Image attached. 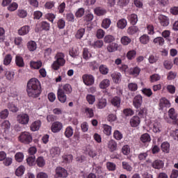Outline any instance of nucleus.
Listing matches in <instances>:
<instances>
[{"label":"nucleus","instance_id":"nucleus-14","mask_svg":"<svg viewBox=\"0 0 178 178\" xmlns=\"http://www.w3.org/2000/svg\"><path fill=\"white\" fill-rule=\"evenodd\" d=\"M140 117L138 116H134L131 120H130V123L131 126L132 127H137L138 124H140Z\"/></svg>","mask_w":178,"mask_h":178},{"label":"nucleus","instance_id":"nucleus-2","mask_svg":"<svg viewBox=\"0 0 178 178\" xmlns=\"http://www.w3.org/2000/svg\"><path fill=\"white\" fill-rule=\"evenodd\" d=\"M72 91H73V89L72 88V86L69 83L64 85L63 88H59L57 92L58 101L62 104H65L66 99H67L66 94H71Z\"/></svg>","mask_w":178,"mask_h":178},{"label":"nucleus","instance_id":"nucleus-39","mask_svg":"<svg viewBox=\"0 0 178 178\" xmlns=\"http://www.w3.org/2000/svg\"><path fill=\"white\" fill-rule=\"evenodd\" d=\"M112 131V127L109 125H104V133L106 136H111V133Z\"/></svg>","mask_w":178,"mask_h":178},{"label":"nucleus","instance_id":"nucleus-56","mask_svg":"<svg viewBox=\"0 0 178 178\" xmlns=\"http://www.w3.org/2000/svg\"><path fill=\"white\" fill-rule=\"evenodd\" d=\"M95 13H96L97 16H103V15H105V13H106V11L101 8H96L95 10Z\"/></svg>","mask_w":178,"mask_h":178},{"label":"nucleus","instance_id":"nucleus-27","mask_svg":"<svg viewBox=\"0 0 178 178\" xmlns=\"http://www.w3.org/2000/svg\"><path fill=\"white\" fill-rule=\"evenodd\" d=\"M153 131L154 133H161L162 131V124L159 122H155L153 126Z\"/></svg>","mask_w":178,"mask_h":178},{"label":"nucleus","instance_id":"nucleus-25","mask_svg":"<svg viewBox=\"0 0 178 178\" xmlns=\"http://www.w3.org/2000/svg\"><path fill=\"white\" fill-rule=\"evenodd\" d=\"M118 29L123 30L127 26V21L125 19H120L117 23Z\"/></svg>","mask_w":178,"mask_h":178},{"label":"nucleus","instance_id":"nucleus-15","mask_svg":"<svg viewBox=\"0 0 178 178\" xmlns=\"http://www.w3.org/2000/svg\"><path fill=\"white\" fill-rule=\"evenodd\" d=\"M152 165L154 169H162V168H163V161L156 160L152 163Z\"/></svg>","mask_w":178,"mask_h":178},{"label":"nucleus","instance_id":"nucleus-40","mask_svg":"<svg viewBox=\"0 0 178 178\" xmlns=\"http://www.w3.org/2000/svg\"><path fill=\"white\" fill-rule=\"evenodd\" d=\"M105 106H106V100L105 99H100L97 104V108L99 109H103V108H105Z\"/></svg>","mask_w":178,"mask_h":178},{"label":"nucleus","instance_id":"nucleus-7","mask_svg":"<svg viewBox=\"0 0 178 178\" xmlns=\"http://www.w3.org/2000/svg\"><path fill=\"white\" fill-rule=\"evenodd\" d=\"M82 79L86 86H92L94 84V76L91 74H84Z\"/></svg>","mask_w":178,"mask_h":178},{"label":"nucleus","instance_id":"nucleus-57","mask_svg":"<svg viewBox=\"0 0 178 178\" xmlns=\"http://www.w3.org/2000/svg\"><path fill=\"white\" fill-rule=\"evenodd\" d=\"M113 136L115 140H122L123 138V135L119 131H115Z\"/></svg>","mask_w":178,"mask_h":178},{"label":"nucleus","instance_id":"nucleus-61","mask_svg":"<svg viewBox=\"0 0 178 178\" xmlns=\"http://www.w3.org/2000/svg\"><path fill=\"white\" fill-rule=\"evenodd\" d=\"M106 166L108 170H115L116 169V164L113 163L108 162L107 163Z\"/></svg>","mask_w":178,"mask_h":178},{"label":"nucleus","instance_id":"nucleus-28","mask_svg":"<svg viewBox=\"0 0 178 178\" xmlns=\"http://www.w3.org/2000/svg\"><path fill=\"white\" fill-rule=\"evenodd\" d=\"M31 67L33 69H40L42 66V62L41 61H31L30 63Z\"/></svg>","mask_w":178,"mask_h":178},{"label":"nucleus","instance_id":"nucleus-23","mask_svg":"<svg viewBox=\"0 0 178 178\" xmlns=\"http://www.w3.org/2000/svg\"><path fill=\"white\" fill-rule=\"evenodd\" d=\"M108 148L111 152H113V151H116L118 148V144L116 142H115V140H111L108 142Z\"/></svg>","mask_w":178,"mask_h":178},{"label":"nucleus","instance_id":"nucleus-41","mask_svg":"<svg viewBox=\"0 0 178 178\" xmlns=\"http://www.w3.org/2000/svg\"><path fill=\"white\" fill-rule=\"evenodd\" d=\"M65 137H67V138H70V137H72L73 136V129L72 127H67L65 132Z\"/></svg>","mask_w":178,"mask_h":178},{"label":"nucleus","instance_id":"nucleus-54","mask_svg":"<svg viewBox=\"0 0 178 178\" xmlns=\"http://www.w3.org/2000/svg\"><path fill=\"white\" fill-rule=\"evenodd\" d=\"M136 52L134 50L132 51H129L127 54V57L128 58V59H134V58H136Z\"/></svg>","mask_w":178,"mask_h":178},{"label":"nucleus","instance_id":"nucleus-58","mask_svg":"<svg viewBox=\"0 0 178 178\" xmlns=\"http://www.w3.org/2000/svg\"><path fill=\"white\" fill-rule=\"evenodd\" d=\"M123 112L125 116H132V115L134 114V112L133 111V110L130 108H125Z\"/></svg>","mask_w":178,"mask_h":178},{"label":"nucleus","instance_id":"nucleus-34","mask_svg":"<svg viewBox=\"0 0 178 178\" xmlns=\"http://www.w3.org/2000/svg\"><path fill=\"white\" fill-rule=\"evenodd\" d=\"M99 72L102 74H108L109 73V69L106 65H101L99 66Z\"/></svg>","mask_w":178,"mask_h":178},{"label":"nucleus","instance_id":"nucleus-16","mask_svg":"<svg viewBox=\"0 0 178 178\" xmlns=\"http://www.w3.org/2000/svg\"><path fill=\"white\" fill-rule=\"evenodd\" d=\"M111 102L113 106H115V108H119V106H120L121 102L120 97H114L113 99H111Z\"/></svg>","mask_w":178,"mask_h":178},{"label":"nucleus","instance_id":"nucleus-22","mask_svg":"<svg viewBox=\"0 0 178 178\" xmlns=\"http://www.w3.org/2000/svg\"><path fill=\"white\" fill-rule=\"evenodd\" d=\"M15 63L19 67H23L24 66V61L23 60V57L20 56H17L15 57Z\"/></svg>","mask_w":178,"mask_h":178},{"label":"nucleus","instance_id":"nucleus-32","mask_svg":"<svg viewBox=\"0 0 178 178\" xmlns=\"http://www.w3.org/2000/svg\"><path fill=\"white\" fill-rule=\"evenodd\" d=\"M121 42L123 45H129L131 42V39L129 36H122L121 38Z\"/></svg>","mask_w":178,"mask_h":178},{"label":"nucleus","instance_id":"nucleus-19","mask_svg":"<svg viewBox=\"0 0 178 178\" xmlns=\"http://www.w3.org/2000/svg\"><path fill=\"white\" fill-rule=\"evenodd\" d=\"M30 30V27L29 26H22L19 31L18 34L19 35H26V34H29V31Z\"/></svg>","mask_w":178,"mask_h":178},{"label":"nucleus","instance_id":"nucleus-45","mask_svg":"<svg viewBox=\"0 0 178 178\" xmlns=\"http://www.w3.org/2000/svg\"><path fill=\"white\" fill-rule=\"evenodd\" d=\"M86 99L90 105H92V104L95 102V96L92 95H88L86 96Z\"/></svg>","mask_w":178,"mask_h":178},{"label":"nucleus","instance_id":"nucleus-18","mask_svg":"<svg viewBox=\"0 0 178 178\" xmlns=\"http://www.w3.org/2000/svg\"><path fill=\"white\" fill-rule=\"evenodd\" d=\"M118 48H119V44L113 42L107 47V51H108V52H115V51H118Z\"/></svg>","mask_w":178,"mask_h":178},{"label":"nucleus","instance_id":"nucleus-11","mask_svg":"<svg viewBox=\"0 0 178 178\" xmlns=\"http://www.w3.org/2000/svg\"><path fill=\"white\" fill-rule=\"evenodd\" d=\"M159 20H160V23L163 27L169 26V18L168 17L161 15L159 16Z\"/></svg>","mask_w":178,"mask_h":178},{"label":"nucleus","instance_id":"nucleus-43","mask_svg":"<svg viewBox=\"0 0 178 178\" xmlns=\"http://www.w3.org/2000/svg\"><path fill=\"white\" fill-rule=\"evenodd\" d=\"M122 168L125 170H127V172H131V170H133V168L131 167V165H130V164H129V163L126 161L122 162Z\"/></svg>","mask_w":178,"mask_h":178},{"label":"nucleus","instance_id":"nucleus-62","mask_svg":"<svg viewBox=\"0 0 178 178\" xmlns=\"http://www.w3.org/2000/svg\"><path fill=\"white\" fill-rule=\"evenodd\" d=\"M105 35V32L102 29H99L97 31V37L99 39L104 38V36Z\"/></svg>","mask_w":178,"mask_h":178},{"label":"nucleus","instance_id":"nucleus-63","mask_svg":"<svg viewBox=\"0 0 178 178\" xmlns=\"http://www.w3.org/2000/svg\"><path fill=\"white\" fill-rule=\"evenodd\" d=\"M56 116L54 115H49L47 117V122H55V120H57Z\"/></svg>","mask_w":178,"mask_h":178},{"label":"nucleus","instance_id":"nucleus-31","mask_svg":"<svg viewBox=\"0 0 178 178\" xmlns=\"http://www.w3.org/2000/svg\"><path fill=\"white\" fill-rule=\"evenodd\" d=\"M24 170H26L24 166L20 165L15 171L16 176H23L24 175Z\"/></svg>","mask_w":178,"mask_h":178},{"label":"nucleus","instance_id":"nucleus-20","mask_svg":"<svg viewBox=\"0 0 178 178\" xmlns=\"http://www.w3.org/2000/svg\"><path fill=\"white\" fill-rule=\"evenodd\" d=\"M109 86H111V81H109L108 79H104L99 83V87L102 89L108 88Z\"/></svg>","mask_w":178,"mask_h":178},{"label":"nucleus","instance_id":"nucleus-46","mask_svg":"<svg viewBox=\"0 0 178 178\" xmlns=\"http://www.w3.org/2000/svg\"><path fill=\"white\" fill-rule=\"evenodd\" d=\"M5 76L7 79V80H13L14 76H15V72H11V71H6Z\"/></svg>","mask_w":178,"mask_h":178},{"label":"nucleus","instance_id":"nucleus-42","mask_svg":"<svg viewBox=\"0 0 178 178\" xmlns=\"http://www.w3.org/2000/svg\"><path fill=\"white\" fill-rule=\"evenodd\" d=\"M8 116H9V110L6 108L0 112L1 119H6V118H8Z\"/></svg>","mask_w":178,"mask_h":178},{"label":"nucleus","instance_id":"nucleus-55","mask_svg":"<svg viewBox=\"0 0 178 178\" xmlns=\"http://www.w3.org/2000/svg\"><path fill=\"white\" fill-rule=\"evenodd\" d=\"M113 41H115V38H113V36L108 35H106L104 37V42H113Z\"/></svg>","mask_w":178,"mask_h":178},{"label":"nucleus","instance_id":"nucleus-44","mask_svg":"<svg viewBox=\"0 0 178 178\" xmlns=\"http://www.w3.org/2000/svg\"><path fill=\"white\" fill-rule=\"evenodd\" d=\"M111 19H105L103 20L102 26L104 29H109V26H111Z\"/></svg>","mask_w":178,"mask_h":178},{"label":"nucleus","instance_id":"nucleus-21","mask_svg":"<svg viewBox=\"0 0 178 178\" xmlns=\"http://www.w3.org/2000/svg\"><path fill=\"white\" fill-rule=\"evenodd\" d=\"M7 108L9 109V111H10V112H13L14 113H16V112H19V107H17L13 103H8L7 105Z\"/></svg>","mask_w":178,"mask_h":178},{"label":"nucleus","instance_id":"nucleus-8","mask_svg":"<svg viewBox=\"0 0 178 178\" xmlns=\"http://www.w3.org/2000/svg\"><path fill=\"white\" fill-rule=\"evenodd\" d=\"M63 127V125L60 122H55L51 125V131L53 133H58V131H60L62 130V128Z\"/></svg>","mask_w":178,"mask_h":178},{"label":"nucleus","instance_id":"nucleus-1","mask_svg":"<svg viewBox=\"0 0 178 178\" xmlns=\"http://www.w3.org/2000/svg\"><path fill=\"white\" fill-rule=\"evenodd\" d=\"M26 91L29 97H32V98L40 97L41 94L40 81L35 78L31 79L28 81Z\"/></svg>","mask_w":178,"mask_h":178},{"label":"nucleus","instance_id":"nucleus-48","mask_svg":"<svg viewBox=\"0 0 178 178\" xmlns=\"http://www.w3.org/2000/svg\"><path fill=\"white\" fill-rule=\"evenodd\" d=\"M128 88L130 91H137L138 86H137V83H130L128 85Z\"/></svg>","mask_w":178,"mask_h":178},{"label":"nucleus","instance_id":"nucleus-24","mask_svg":"<svg viewBox=\"0 0 178 178\" xmlns=\"http://www.w3.org/2000/svg\"><path fill=\"white\" fill-rule=\"evenodd\" d=\"M111 77L113 79V81L115 83V84H119V83H120V78L122 77V75L120 73L112 74Z\"/></svg>","mask_w":178,"mask_h":178},{"label":"nucleus","instance_id":"nucleus-5","mask_svg":"<svg viewBox=\"0 0 178 178\" xmlns=\"http://www.w3.org/2000/svg\"><path fill=\"white\" fill-rule=\"evenodd\" d=\"M17 121L21 124H29L30 116L26 113L19 114L17 116Z\"/></svg>","mask_w":178,"mask_h":178},{"label":"nucleus","instance_id":"nucleus-35","mask_svg":"<svg viewBox=\"0 0 178 178\" xmlns=\"http://www.w3.org/2000/svg\"><path fill=\"white\" fill-rule=\"evenodd\" d=\"M140 140L143 143H148L151 141V136L148 134H144L141 136Z\"/></svg>","mask_w":178,"mask_h":178},{"label":"nucleus","instance_id":"nucleus-53","mask_svg":"<svg viewBox=\"0 0 178 178\" xmlns=\"http://www.w3.org/2000/svg\"><path fill=\"white\" fill-rule=\"evenodd\" d=\"M86 154L90 156V158H95V156H97V153L91 149H87Z\"/></svg>","mask_w":178,"mask_h":178},{"label":"nucleus","instance_id":"nucleus-9","mask_svg":"<svg viewBox=\"0 0 178 178\" xmlns=\"http://www.w3.org/2000/svg\"><path fill=\"white\" fill-rule=\"evenodd\" d=\"M168 116H169L170 119H171L172 120H174L175 122V124H178L177 113H176V111L173 108H171L168 111Z\"/></svg>","mask_w":178,"mask_h":178},{"label":"nucleus","instance_id":"nucleus-51","mask_svg":"<svg viewBox=\"0 0 178 178\" xmlns=\"http://www.w3.org/2000/svg\"><path fill=\"white\" fill-rule=\"evenodd\" d=\"M24 158V155L22 152H18L15 154V159L17 162H22Z\"/></svg>","mask_w":178,"mask_h":178},{"label":"nucleus","instance_id":"nucleus-33","mask_svg":"<svg viewBox=\"0 0 178 178\" xmlns=\"http://www.w3.org/2000/svg\"><path fill=\"white\" fill-rule=\"evenodd\" d=\"M36 163L39 168H42V166L45 165V160H44V157L40 156L36 160Z\"/></svg>","mask_w":178,"mask_h":178},{"label":"nucleus","instance_id":"nucleus-3","mask_svg":"<svg viewBox=\"0 0 178 178\" xmlns=\"http://www.w3.org/2000/svg\"><path fill=\"white\" fill-rule=\"evenodd\" d=\"M56 60L53 63L51 67L54 70H58L60 66H63L66 63L65 60V54L63 53H58L55 56Z\"/></svg>","mask_w":178,"mask_h":178},{"label":"nucleus","instance_id":"nucleus-26","mask_svg":"<svg viewBox=\"0 0 178 178\" xmlns=\"http://www.w3.org/2000/svg\"><path fill=\"white\" fill-rule=\"evenodd\" d=\"M27 47L29 51H34L37 49V43L34 41H30L28 42Z\"/></svg>","mask_w":178,"mask_h":178},{"label":"nucleus","instance_id":"nucleus-4","mask_svg":"<svg viewBox=\"0 0 178 178\" xmlns=\"http://www.w3.org/2000/svg\"><path fill=\"white\" fill-rule=\"evenodd\" d=\"M19 141L24 144H30L33 141V136L29 132H22L19 136Z\"/></svg>","mask_w":178,"mask_h":178},{"label":"nucleus","instance_id":"nucleus-36","mask_svg":"<svg viewBox=\"0 0 178 178\" xmlns=\"http://www.w3.org/2000/svg\"><path fill=\"white\" fill-rule=\"evenodd\" d=\"M137 31H138V28L137 26H130L128 29H127V33L128 34H130L131 35H133V34H136V33H137Z\"/></svg>","mask_w":178,"mask_h":178},{"label":"nucleus","instance_id":"nucleus-50","mask_svg":"<svg viewBox=\"0 0 178 178\" xmlns=\"http://www.w3.org/2000/svg\"><path fill=\"white\" fill-rule=\"evenodd\" d=\"M83 59H86L87 60L88 59H90L91 58V54L88 52V49H84L83 51Z\"/></svg>","mask_w":178,"mask_h":178},{"label":"nucleus","instance_id":"nucleus-6","mask_svg":"<svg viewBox=\"0 0 178 178\" xmlns=\"http://www.w3.org/2000/svg\"><path fill=\"white\" fill-rule=\"evenodd\" d=\"M67 170L62 167H57L56 168V177H67Z\"/></svg>","mask_w":178,"mask_h":178},{"label":"nucleus","instance_id":"nucleus-30","mask_svg":"<svg viewBox=\"0 0 178 178\" xmlns=\"http://www.w3.org/2000/svg\"><path fill=\"white\" fill-rule=\"evenodd\" d=\"M129 19L130 20V22L134 26L138 22V18L137 17V15L136 14H131L129 16Z\"/></svg>","mask_w":178,"mask_h":178},{"label":"nucleus","instance_id":"nucleus-64","mask_svg":"<svg viewBox=\"0 0 178 178\" xmlns=\"http://www.w3.org/2000/svg\"><path fill=\"white\" fill-rule=\"evenodd\" d=\"M41 27H42V30L48 31V30H49V24H48V22H42L41 23Z\"/></svg>","mask_w":178,"mask_h":178},{"label":"nucleus","instance_id":"nucleus-37","mask_svg":"<svg viewBox=\"0 0 178 178\" xmlns=\"http://www.w3.org/2000/svg\"><path fill=\"white\" fill-rule=\"evenodd\" d=\"M93 172L97 173V175H101L102 173V168L97 164H93Z\"/></svg>","mask_w":178,"mask_h":178},{"label":"nucleus","instance_id":"nucleus-49","mask_svg":"<svg viewBox=\"0 0 178 178\" xmlns=\"http://www.w3.org/2000/svg\"><path fill=\"white\" fill-rule=\"evenodd\" d=\"M84 33H86V29H80L77 31V33L76 34V38H83V35H84Z\"/></svg>","mask_w":178,"mask_h":178},{"label":"nucleus","instance_id":"nucleus-29","mask_svg":"<svg viewBox=\"0 0 178 178\" xmlns=\"http://www.w3.org/2000/svg\"><path fill=\"white\" fill-rule=\"evenodd\" d=\"M26 162L29 166H34V165H35V156H30L26 159Z\"/></svg>","mask_w":178,"mask_h":178},{"label":"nucleus","instance_id":"nucleus-13","mask_svg":"<svg viewBox=\"0 0 178 178\" xmlns=\"http://www.w3.org/2000/svg\"><path fill=\"white\" fill-rule=\"evenodd\" d=\"M60 154V149H59V147H52L50 150V155L52 158H56L57 156H59Z\"/></svg>","mask_w":178,"mask_h":178},{"label":"nucleus","instance_id":"nucleus-59","mask_svg":"<svg viewBox=\"0 0 178 178\" xmlns=\"http://www.w3.org/2000/svg\"><path fill=\"white\" fill-rule=\"evenodd\" d=\"M70 56H72V58H76V56H79V53L77 51V49L72 48L70 51Z\"/></svg>","mask_w":178,"mask_h":178},{"label":"nucleus","instance_id":"nucleus-17","mask_svg":"<svg viewBox=\"0 0 178 178\" xmlns=\"http://www.w3.org/2000/svg\"><path fill=\"white\" fill-rule=\"evenodd\" d=\"M40 127H41V121H35L31 125V130L32 131H37V130H40Z\"/></svg>","mask_w":178,"mask_h":178},{"label":"nucleus","instance_id":"nucleus-60","mask_svg":"<svg viewBox=\"0 0 178 178\" xmlns=\"http://www.w3.org/2000/svg\"><path fill=\"white\" fill-rule=\"evenodd\" d=\"M75 15H76V17H83V16L84 15V8H79L76 11Z\"/></svg>","mask_w":178,"mask_h":178},{"label":"nucleus","instance_id":"nucleus-38","mask_svg":"<svg viewBox=\"0 0 178 178\" xmlns=\"http://www.w3.org/2000/svg\"><path fill=\"white\" fill-rule=\"evenodd\" d=\"M170 147V145L168 143L164 142L161 144V149L163 152H169V148Z\"/></svg>","mask_w":178,"mask_h":178},{"label":"nucleus","instance_id":"nucleus-52","mask_svg":"<svg viewBox=\"0 0 178 178\" xmlns=\"http://www.w3.org/2000/svg\"><path fill=\"white\" fill-rule=\"evenodd\" d=\"M12 62V56L10 54H8L5 56L3 63L6 65H9Z\"/></svg>","mask_w":178,"mask_h":178},{"label":"nucleus","instance_id":"nucleus-47","mask_svg":"<svg viewBox=\"0 0 178 178\" xmlns=\"http://www.w3.org/2000/svg\"><path fill=\"white\" fill-rule=\"evenodd\" d=\"M140 41L141 44H147V42H149V38H148V35H143L140 38Z\"/></svg>","mask_w":178,"mask_h":178},{"label":"nucleus","instance_id":"nucleus-12","mask_svg":"<svg viewBox=\"0 0 178 178\" xmlns=\"http://www.w3.org/2000/svg\"><path fill=\"white\" fill-rule=\"evenodd\" d=\"M160 109H163V108H169L170 107V102L169 100L166 99V98H162L160 99L159 102Z\"/></svg>","mask_w":178,"mask_h":178},{"label":"nucleus","instance_id":"nucleus-10","mask_svg":"<svg viewBox=\"0 0 178 178\" xmlns=\"http://www.w3.org/2000/svg\"><path fill=\"white\" fill-rule=\"evenodd\" d=\"M134 106L138 109L143 104V96L138 95L134 98Z\"/></svg>","mask_w":178,"mask_h":178}]
</instances>
